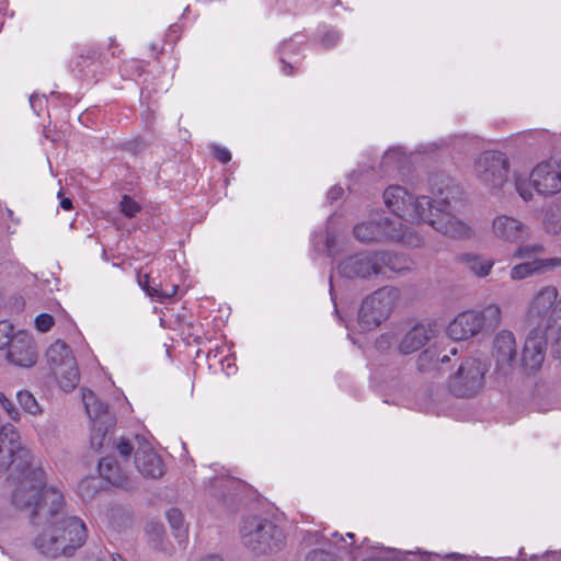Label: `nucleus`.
Masks as SVG:
<instances>
[{
  "label": "nucleus",
  "instance_id": "obj_1",
  "mask_svg": "<svg viewBox=\"0 0 561 561\" xmlns=\"http://www.w3.org/2000/svg\"><path fill=\"white\" fill-rule=\"evenodd\" d=\"M8 470L12 504L28 511L31 523L42 528L34 539L36 549L50 558L72 556L87 540L85 524L66 513L64 494L46 485L45 470L30 450H19L11 426L0 434V477Z\"/></svg>",
  "mask_w": 561,
  "mask_h": 561
},
{
  "label": "nucleus",
  "instance_id": "obj_2",
  "mask_svg": "<svg viewBox=\"0 0 561 561\" xmlns=\"http://www.w3.org/2000/svg\"><path fill=\"white\" fill-rule=\"evenodd\" d=\"M433 197L414 198L404 187L391 185L383 192L385 205L400 219L427 222L451 239H469L473 230L460 216L466 207L458 185L442 181L432 188Z\"/></svg>",
  "mask_w": 561,
  "mask_h": 561
},
{
  "label": "nucleus",
  "instance_id": "obj_3",
  "mask_svg": "<svg viewBox=\"0 0 561 561\" xmlns=\"http://www.w3.org/2000/svg\"><path fill=\"white\" fill-rule=\"evenodd\" d=\"M527 321L537 330L549 331L556 352L561 354V297L554 286H543L536 293L528 307Z\"/></svg>",
  "mask_w": 561,
  "mask_h": 561
},
{
  "label": "nucleus",
  "instance_id": "obj_4",
  "mask_svg": "<svg viewBox=\"0 0 561 561\" xmlns=\"http://www.w3.org/2000/svg\"><path fill=\"white\" fill-rule=\"evenodd\" d=\"M239 535L242 546L256 556L278 552L285 546V534L267 518L247 517L241 522Z\"/></svg>",
  "mask_w": 561,
  "mask_h": 561
},
{
  "label": "nucleus",
  "instance_id": "obj_5",
  "mask_svg": "<svg viewBox=\"0 0 561 561\" xmlns=\"http://www.w3.org/2000/svg\"><path fill=\"white\" fill-rule=\"evenodd\" d=\"M354 236L362 242L398 241L413 248L423 243V238L404 227L400 219L390 220L380 214H375L369 220L356 225Z\"/></svg>",
  "mask_w": 561,
  "mask_h": 561
},
{
  "label": "nucleus",
  "instance_id": "obj_6",
  "mask_svg": "<svg viewBox=\"0 0 561 561\" xmlns=\"http://www.w3.org/2000/svg\"><path fill=\"white\" fill-rule=\"evenodd\" d=\"M514 186L525 202L534 198L533 187L543 196H552L561 192V159L538 163L529 175L515 171Z\"/></svg>",
  "mask_w": 561,
  "mask_h": 561
},
{
  "label": "nucleus",
  "instance_id": "obj_7",
  "mask_svg": "<svg viewBox=\"0 0 561 561\" xmlns=\"http://www.w3.org/2000/svg\"><path fill=\"white\" fill-rule=\"evenodd\" d=\"M510 161L499 151H485L474 162L477 180L493 194L505 193L508 184Z\"/></svg>",
  "mask_w": 561,
  "mask_h": 561
},
{
  "label": "nucleus",
  "instance_id": "obj_8",
  "mask_svg": "<svg viewBox=\"0 0 561 561\" xmlns=\"http://www.w3.org/2000/svg\"><path fill=\"white\" fill-rule=\"evenodd\" d=\"M399 297L392 287H382L367 296L358 312V325L363 331H370L379 327L390 316Z\"/></svg>",
  "mask_w": 561,
  "mask_h": 561
},
{
  "label": "nucleus",
  "instance_id": "obj_9",
  "mask_svg": "<svg viewBox=\"0 0 561 561\" xmlns=\"http://www.w3.org/2000/svg\"><path fill=\"white\" fill-rule=\"evenodd\" d=\"M46 358L60 388L65 391L73 390L79 382L80 374L69 345L57 340L47 348Z\"/></svg>",
  "mask_w": 561,
  "mask_h": 561
},
{
  "label": "nucleus",
  "instance_id": "obj_10",
  "mask_svg": "<svg viewBox=\"0 0 561 561\" xmlns=\"http://www.w3.org/2000/svg\"><path fill=\"white\" fill-rule=\"evenodd\" d=\"M489 366L478 357L466 358L450 380V389L458 397H471L483 387Z\"/></svg>",
  "mask_w": 561,
  "mask_h": 561
},
{
  "label": "nucleus",
  "instance_id": "obj_11",
  "mask_svg": "<svg viewBox=\"0 0 561 561\" xmlns=\"http://www.w3.org/2000/svg\"><path fill=\"white\" fill-rule=\"evenodd\" d=\"M492 236L506 244H516L530 238L529 226L514 216L496 215L491 222Z\"/></svg>",
  "mask_w": 561,
  "mask_h": 561
},
{
  "label": "nucleus",
  "instance_id": "obj_12",
  "mask_svg": "<svg viewBox=\"0 0 561 561\" xmlns=\"http://www.w3.org/2000/svg\"><path fill=\"white\" fill-rule=\"evenodd\" d=\"M386 255H378V252L358 253L345 259L339 266L341 275L353 278H368L381 274V264L378 260L386 259Z\"/></svg>",
  "mask_w": 561,
  "mask_h": 561
},
{
  "label": "nucleus",
  "instance_id": "obj_13",
  "mask_svg": "<svg viewBox=\"0 0 561 561\" xmlns=\"http://www.w3.org/2000/svg\"><path fill=\"white\" fill-rule=\"evenodd\" d=\"M550 339L553 341L551 335L549 334V331L545 330H537L536 328H533L525 341L522 360L524 366L529 370H536L538 369L546 355V348H547V341ZM553 344V352L561 356L560 353L556 352V344Z\"/></svg>",
  "mask_w": 561,
  "mask_h": 561
},
{
  "label": "nucleus",
  "instance_id": "obj_14",
  "mask_svg": "<svg viewBox=\"0 0 561 561\" xmlns=\"http://www.w3.org/2000/svg\"><path fill=\"white\" fill-rule=\"evenodd\" d=\"M38 357L36 343L33 336L26 331H18L12 344L8 347L7 358L19 367H32Z\"/></svg>",
  "mask_w": 561,
  "mask_h": 561
},
{
  "label": "nucleus",
  "instance_id": "obj_15",
  "mask_svg": "<svg viewBox=\"0 0 561 561\" xmlns=\"http://www.w3.org/2000/svg\"><path fill=\"white\" fill-rule=\"evenodd\" d=\"M437 334V328L432 322H420L397 340L396 350L399 354L410 355L420 351Z\"/></svg>",
  "mask_w": 561,
  "mask_h": 561
},
{
  "label": "nucleus",
  "instance_id": "obj_16",
  "mask_svg": "<svg viewBox=\"0 0 561 561\" xmlns=\"http://www.w3.org/2000/svg\"><path fill=\"white\" fill-rule=\"evenodd\" d=\"M480 332L478 310L460 312L447 327V334L454 341H465Z\"/></svg>",
  "mask_w": 561,
  "mask_h": 561
},
{
  "label": "nucleus",
  "instance_id": "obj_17",
  "mask_svg": "<svg viewBox=\"0 0 561 561\" xmlns=\"http://www.w3.org/2000/svg\"><path fill=\"white\" fill-rule=\"evenodd\" d=\"M560 266V257L534 259L531 261L514 265L511 268L510 277L512 280H523L535 275H540L547 271H551Z\"/></svg>",
  "mask_w": 561,
  "mask_h": 561
},
{
  "label": "nucleus",
  "instance_id": "obj_18",
  "mask_svg": "<svg viewBox=\"0 0 561 561\" xmlns=\"http://www.w3.org/2000/svg\"><path fill=\"white\" fill-rule=\"evenodd\" d=\"M135 463L144 477L156 479L163 474L162 460L148 443L139 444L135 455Z\"/></svg>",
  "mask_w": 561,
  "mask_h": 561
},
{
  "label": "nucleus",
  "instance_id": "obj_19",
  "mask_svg": "<svg viewBox=\"0 0 561 561\" xmlns=\"http://www.w3.org/2000/svg\"><path fill=\"white\" fill-rule=\"evenodd\" d=\"M82 401L92 422L101 421L102 424H114L113 417L108 414L107 405L102 402L93 391L82 389Z\"/></svg>",
  "mask_w": 561,
  "mask_h": 561
},
{
  "label": "nucleus",
  "instance_id": "obj_20",
  "mask_svg": "<svg viewBox=\"0 0 561 561\" xmlns=\"http://www.w3.org/2000/svg\"><path fill=\"white\" fill-rule=\"evenodd\" d=\"M456 354L457 348L455 346L449 350V353H443L437 344L431 345L417 356V369L420 371H430L436 368L439 363H448L450 360L449 355Z\"/></svg>",
  "mask_w": 561,
  "mask_h": 561
},
{
  "label": "nucleus",
  "instance_id": "obj_21",
  "mask_svg": "<svg viewBox=\"0 0 561 561\" xmlns=\"http://www.w3.org/2000/svg\"><path fill=\"white\" fill-rule=\"evenodd\" d=\"M497 364L510 365L516 356L515 337L511 332H502L495 339Z\"/></svg>",
  "mask_w": 561,
  "mask_h": 561
},
{
  "label": "nucleus",
  "instance_id": "obj_22",
  "mask_svg": "<svg viewBox=\"0 0 561 561\" xmlns=\"http://www.w3.org/2000/svg\"><path fill=\"white\" fill-rule=\"evenodd\" d=\"M99 472L100 476L108 481L111 484L127 488L128 479L123 473L121 468L117 466L116 460L110 457L103 458L99 462Z\"/></svg>",
  "mask_w": 561,
  "mask_h": 561
},
{
  "label": "nucleus",
  "instance_id": "obj_23",
  "mask_svg": "<svg viewBox=\"0 0 561 561\" xmlns=\"http://www.w3.org/2000/svg\"><path fill=\"white\" fill-rule=\"evenodd\" d=\"M460 262L466 265V267L474 274L477 277H485L490 274L492 267L494 266V260L485 259L481 255L466 253L459 257Z\"/></svg>",
  "mask_w": 561,
  "mask_h": 561
},
{
  "label": "nucleus",
  "instance_id": "obj_24",
  "mask_svg": "<svg viewBox=\"0 0 561 561\" xmlns=\"http://www.w3.org/2000/svg\"><path fill=\"white\" fill-rule=\"evenodd\" d=\"M151 277L149 274H144L138 276L139 286L146 290V293L152 297H158L160 299L172 298L178 293L176 285H151Z\"/></svg>",
  "mask_w": 561,
  "mask_h": 561
},
{
  "label": "nucleus",
  "instance_id": "obj_25",
  "mask_svg": "<svg viewBox=\"0 0 561 561\" xmlns=\"http://www.w3.org/2000/svg\"><path fill=\"white\" fill-rule=\"evenodd\" d=\"M502 310L499 305L491 304L485 306L482 310H478L479 325L481 331L494 330L500 325Z\"/></svg>",
  "mask_w": 561,
  "mask_h": 561
},
{
  "label": "nucleus",
  "instance_id": "obj_26",
  "mask_svg": "<svg viewBox=\"0 0 561 561\" xmlns=\"http://www.w3.org/2000/svg\"><path fill=\"white\" fill-rule=\"evenodd\" d=\"M407 160H408V158H407L405 153L403 152L402 148H400V147L391 148L382 157L381 169L386 173L392 172L394 170H399L403 167V164L407 162Z\"/></svg>",
  "mask_w": 561,
  "mask_h": 561
},
{
  "label": "nucleus",
  "instance_id": "obj_27",
  "mask_svg": "<svg viewBox=\"0 0 561 561\" xmlns=\"http://www.w3.org/2000/svg\"><path fill=\"white\" fill-rule=\"evenodd\" d=\"M167 519L174 531L175 538L180 543L185 542L187 537V529L184 525L183 515L178 508H170L167 512Z\"/></svg>",
  "mask_w": 561,
  "mask_h": 561
},
{
  "label": "nucleus",
  "instance_id": "obj_28",
  "mask_svg": "<svg viewBox=\"0 0 561 561\" xmlns=\"http://www.w3.org/2000/svg\"><path fill=\"white\" fill-rule=\"evenodd\" d=\"M378 255H386V259L378 260L379 264H381V274H383L385 268H389L391 272L400 273L409 268L408 260L404 256H399L397 254L378 251Z\"/></svg>",
  "mask_w": 561,
  "mask_h": 561
},
{
  "label": "nucleus",
  "instance_id": "obj_29",
  "mask_svg": "<svg viewBox=\"0 0 561 561\" xmlns=\"http://www.w3.org/2000/svg\"><path fill=\"white\" fill-rule=\"evenodd\" d=\"M16 400L20 407L31 415H41L43 409L41 404L37 402L35 397L28 390H20L16 393Z\"/></svg>",
  "mask_w": 561,
  "mask_h": 561
},
{
  "label": "nucleus",
  "instance_id": "obj_30",
  "mask_svg": "<svg viewBox=\"0 0 561 561\" xmlns=\"http://www.w3.org/2000/svg\"><path fill=\"white\" fill-rule=\"evenodd\" d=\"M113 425L102 424L101 421L92 422L91 446L99 450L104 446L106 434Z\"/></svg>",
  "mask_w": 561,
  "mask_h": 561
},
{
  "label": "nucleus",
  "instance_id": "obj_31",
  "mask_svg": "<svg viewBox=\"0 0 561 561\" xmlns=\"http://www.w3.org/2000/svg\"><path fill=\"white\" fill-rule=\"evenodd\" d=\"M542 251L543 247L540 243L520 244L517 248H515L513 252V257L519 260H530L536 254L541 253Z\"/></svg>",
  "mask_w": 561,
  "mask_h": 561
},
{
  "label": "nucleus",
  "instance_id": "obj_32",
  "mask_svg": "<svg viewBox=\"0 0 561 561\" xmlns=\"http://www.w3.org/2000/svg\"><path fill=\"white\" fill-rule=\"evenodd\" d=\"M13 325L9 321H0V350L9 347L15 339Z\"/></svg>",
  "mask_w": 561,
  "mask_h": 561
},
{
  "label": "nucleus",
  "instance_id": "obj_33",
  "mask_svg": "<svg viewBox=\"0 0 561 561\" xmlns=\"http://www.w3.org/2000/svg\"><path fill=\"white\" fill-rule=\"evenodd\" d=\"M0 405L7 412L8 416L12 421L19 422L21 420V413L19 412V410L14 407L12 401L1 391H0Z\"/></svg>",
  "mask_w": 561,
  "mask_h": 561
},
{
  "label": "nucleus",
  "instance_id": "obj_34",
  "mask_svg": "<svg viewBox=\"0 0 561 561\" xmlns=\"http://www.w3.org/2000/svg\"><path fill=\"white\" fill-rule=\"evenodd\" d=\"M121 210L127 217H134L139 210L140 206L131 197L125 195L121 201Z\"/></svg>",
  "mask_w": 561,
  "mask_h": 561
},
{
  "label": "nucleus",
  "instance_id": "obj_35",
  "mask_svg": "<svg viewBox=\"0 0 561 561\" xmlns=\"http://www.w3.org/2000/svg\"><path fill=\"white\" fill-rule=\"evenodd\" d=\"M397 340L394 333H383L376 340V348L380 352H388L397 343Z\"/></svg>",
  "mask_w": 561,
  "mask_h": 561
},
{
  "label": "nucleus",
  "instance_id": "obj_36",
  "mask_svg": "<svg viewBox=\"0 0 561 561\" xmlns=\"http://www.w3.org/2000/svg\"><path fill=\"white\" fill-rule=\"evenodd\" d=\"M322 539H327L331 545L335 546L339 550H347L352 545L346 542V539L339 533L334 531L328 538L325 535H321Z\"/></svg>",
  "mask_w": 561,
  "mask_h": 561
},
{
  "label": "nucleus",
  "instance_id": "obj_37",
  "mask_svg": "<svg viewBox=\"0 0 561 561\" xmlns=\"http://www.w3.org/2000/svg\"><path fill=\"white\" fill-rule=\"evenodd\" d=\"M54 325V318L48 313H42L35 319V327L41 332H47Z\"/></svg>",
  "mask_w": 561,
  "mask_h": 561
},
{
  "label": "nucleus",
  "instance_id": "obj_38",
  "mask_svg": "<svg viewBox=\"0 0 561 561\" xmlns=\"http://www.w3.org/2000/svg\"><path fill=\"white\" fill-rule=\"evenodd\" d=\"M211 149H213L214 156L220 162L227 163V162H229L231 160V153H230V151L227 148L220 147L218 145H214L211 147Z\"/></svg>",
  "mask_w": 561,
  "mask_h": 561
},
{
  "label": "nucleus",
  "instance_id": "obj_39",
  "mask_svg": "<svg viewBox=\"0 0 561 561\" xmlns=\"http://www.w3.org/2000/svg\"><path fill=\"white\" fill-rule=\"evenodd\" d=\"M307 561H334L332 556L323 550H313L309 553Z\"/></svg>",
  "mask_w": 561,
  "mask_h": 561
},
{
  "label": "nucleus",
  "instance_id": "obj_40",
  "mask_svg": "<svg viewBox=\"0 0 561 561\" xmlns=\"http://www.w3.org/2000/svg\"><path fill=\"white\" fill-rule=\"evenodd\" d=\"M133 449L134 447L126 439H121L117 444V450L119 455L123 457H128L131 454Z\"/></svg>",
  "mask_w": 561,
  "mask_h": 561
},
{
  "label": "nucleus",
  "instance_id": "obj_41",
  "mask_svg": "<svg viewBox=\"0 0 561 561\" xmlns=\"http://www.w3.org/2000/svg\"><path fill=\"white\" fill-rule=\"evenodd\" d=\"M30 105L32 110L38 115L43 108V99L37 94H32L30 96Z\"/></svg>",
  "mask_w": 561,
  "mask_h": 561
},
{
  "label": "nucleus",
  "instance_id": "obj_42",
  "mask_svg": "<svg viewBox=\"0 0 561 561\" xmlns=\"http://www.w3.org/2000/svg\"><path fill=\"white\" fill-rule=\"evenodd\" d=\"M339 38L340 35L337 32L330 31L323 36L322 42L325 46H332L339 41Z\"/></svg>",
  "mask_w": 561,
  "mask_h": 561
},
{
  "label": "nucleus",
  "instance_id": "obj_43",
  "mask_svg": "<svg viewBox=\"0 0 561 561\" xmlns=\"http://www.w3.org/2000/svg\"><path fill=\"white\" fill-rule=\"evenodd\" d=\"M343 194V188L341 186H332L327 194L328 199L331 202L337 201L341 198Z\"/></svg>",
  "mask_w": 561,
  "mask_h": 561
},
{
  "label": "nucleus",
  "instance_id": "obj_44",
  "mask_svg": "<svg viewBox=\"0 0 561 561\" xmlns=\"http://www.w3.org/2000/svg\"><path fill=\"white\" fill-rule=\"evenodd\" d=\"M325 248L330 255H332L335 252V237L328 232L327 239H325Z\"/></svg>",
  "mask_w": 561,
  "mask_h": 561
},
{
  "label": "nucleus",
  "instance_id": "obj_45",
  "mask_svg": "<svg viewBox=\"0 0 561 561\" xmlns=\"http://www.w3.org/2000/svg\"><path fill=\"white\" fill-rule=\"evenodd\" d=\"M196 561H225V560L219 554H207V556L199 558Z\"/></svg>",
  "mask_w": 561,
  "mask_h": 561
},
{
  "label": "nucleus",
  "instance_id": "obj_46",
  "mask_svg": "<svg viewBox=\"0 0 561 561\" xmlns=\"http://www.w3.org/2000/svg\"><path fill=\"white\" fill-rule=\"evenodd\" d=\"M60 207L64 209V210H71L72 209V202L70 198L68 197H62L60 199Z\"/></svg>",
  "mask_w": 561,
  "mask_h": 561
},
{
  "label": "nucleus",
  "instance_id": "obj_47",
  "mask_svg": "<svg viewBox=\"0 0 561 561\" xmlns=\"http://www.w3.org/2000/svg\"><path fill=\"white\" fill-rule=\"evenodd\" d=\"M280 61L284 64L283 68H282L283 73L286 75V76L291 75L293 73L291 65L286 64L283 57L280 58Z\"/></svg>",
  "mask_w": 561,
  "mask_h": 561
},
{
  "label": "nucleus",
  "instance_id": "obj_48",
  "mask_svg": "<svg viewBox=\"0 0 561 561\" xmlns=\"http://www.w3.org/2000/svg\"><path fill=\"white\" fill-rule=\"evenodd\" d=\"M449 558H453L454 561H472L471 557L462 556V554H450Z\"/></svg>",
  "mask_w": 561,
  "mask_h": 561
},
{
  "label": "nucleus",
  "instance_id": "obj_49",
  "mask_svg": "<svg viewBox=\"0 0 561 561\" xmlns=\"http://www.w3.org/2000/svg\"><path fill=\"white\" fill-rule=\"evenodd\" d=\"M546 229H547L548 232L557 234V233H559L561 231V226L559 228H556V227H551L549 225H546Z\"/></svg>",
  "mask_w": 561,
  "mask_h": 561
},
{
  "label": "nucleus",
  "instance_id": "obj_50",
  "mask_svg": "<svg viewBox=\"0 0 561 561\" xmlns=\"http://www.w3.org/2000/svg\"><path fill=\"white\" fill-rule=\"evenodd\" d=\"M93 481H94L93 479H92V480H85V481H83V482L80 484V491L82 492V491H83V489L85 488V485H87V486H89Z\"/></svg>",
  "mask_w": 561,
  "mask_h": 561
},
{
  "label": "nucleus",
  "instance_id": "obj_51",
  "mask_svg": "<svg viewBox=\"0 0 561 561\" xmlns=\"http://www.w3.org/2000/svg\"><path fill=\"white\" fill-rule=\"evenodd\" d=\"M112 561H126L121 554L114 553L112 554Z\"/></svg>",
  "mask_w": 561,
  "mask_h": 561
},
{
  "label": "nucleus",
  "instance_id": "obj_52",
  "mask_svg": "<svg viewBox=\"0 0 561 561\" xmlns=\"http://www.w3.org/2000/svg\"><path fill=\"white\" fill-rule=\"evenodd\" d=\"M233 369H234V365L231 366L229 364L228 367H227V374H230V371L233 370Z\"/></svg>",
  "mask_w": 561,
  "mask_h": 561
},
{
  "label": "nucleus",
  "instance_id": "obj_53",
  "mask_svg": "<svg viewBox=\"0 0 561 561\" xmlns=\"http://www.w3.org/2000/svg\"><path fill=\"white\" fill-rule=\"evenodd\" d=\"M346 537H348L351 540H353L354 539V534L353 533H347Z\"/></svg>",
  "mask_w": 561,
  "mask_h": 561
},
{
  "label": "nucleus",
  "instance_id": "obj_54",
  "mask_svg": "<svg viewBox=\"0 0 561 561\" xmlns=\"http://www.w3.org/2000/svg\"><path fill=\"white\" fill-rule=\"evenodd\" d=\"M156 530L159 534L161 531V527H157Z\"/></svg>",
  "mask_w": 561,
  "mask_h": 561
},
{
  "label": "nucleus",
  "instance_id": "obj_55",
  "mask_svg": "<svg viewBox=\"0 0 561 561\" xmlns=\"http://www.w3.org/2000/svg\"><path fill=\"white\" fill-rule=\"evenodd\" d=\"M330 283L332 284V277L330 278ZM330 289H331V290L333 289V286H332V285L330 286Z\"/></svg>",
  "mask_w": 561,
  "mask_h": 561
},
{
  "label": "nucleus",
  "instance_id": "obj_56",
  "mask_svg": "<svg viewBox=\"0 0 561 561\" xmlns=\"http://www.w3.org/2000/svg\"><path fill=\"white\" fill-rule=\"evenodd\" d=\"M472 561H486V560H473V559H472Z\"/></svg>",
  "mask_w": 561,
  "mask_h": 561
}]
</instances>
